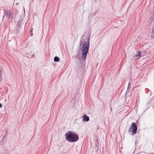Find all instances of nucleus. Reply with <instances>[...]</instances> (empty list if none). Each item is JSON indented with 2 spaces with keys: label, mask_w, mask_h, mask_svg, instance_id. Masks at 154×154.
I'll use <instances>...</instances> for the list:
<instances>
[{
  "label": "nucleus",
  "mask_w": 154,
  "mask_h": 154,
  "mask_svg": "<svg viewBox=\"0 0 154 154\" xmlns=\"http://www.w3.org/2000/svg\"><path fill=\"white\" fill-rule=\"evenodd\" d=\"M90 38H88L87 42H85L82 43L81 41H80V47L81 51L82 58L85 60L86 59L88 51L90 45Z\"/></svg>",
  "instance_id": "1"
},
{
  "label": "nucleus",
  "mask_w": 154,
  "mask_h": 154,
  "mask_svg": "<svg viewBox=\"0 0 154 154\" xmlns=\"http://www.w3.org/2000/svg\"><path fill=\"white\" fill-rule=\"evenodd\" d=\"M66 139L69 142H73L78 140L79 137L76 133L68 131L65 134Z\"/></svg>",
  "instance_id": "2"
},
{
  "label": "nucleus",
  "mask_w": 154,
  "mask_h": 154,
  "mask_svg": "<svg viewBox=\"0 0 154 154\" xmlns=\"http://www.w3.org/2000/svg\"><path fill=\"white\" fill-rule=\"evenodd\" d=\"M4 15L3 18L5 16L9 18H13L15 16V14L13 12H11L8 10H6L5 9H4Z\"/></svg>",
  "instance_id": "3"
},
{
  "label": "nucleus",
  "mask_w": 154,
  "mask_h": 154,
  "mask_svg": "<svg viewBox=\"0 0 154 154\" xmlns=\"http://www.w3.org/2000/svg\"><path fill=\"white\" fill-rule=\"evenodd\" d=\"M137 130V127L136 124L135 123L133 122L132 123L130 128H129L128 131L131 132V131L132 134H134L136 133Z\"/></svg>",
  "instance_id": "4"
},
{
  "label": "nucleus",
  "mask_w": 154,
  "mask_h": 154,
  "mask_svg": "<svg viewBox=\"0 0 154 154\" xmlns=\"http://www.w3.org/2000/svg\"><path fill=\"white\" fill-rule=\"evenodd\" d=\"M89 120V118L88 116L85 115L83 116V121L88 122Z\"/></svg>",
  "instance_id": "5"
},
{
  "label": "nucleus",
  "mask_w": 154,
  "mask_h": 154,
  "mask_svg": "<svg viewBox=\"0 0 154 154\" xmlns=\"http://www.w3.org/2000/svg\"><path fill=\"white\" fill-rule=\"evenodd\" d=\"M150 37L152 38H154V27H152L150 32Z\"/></svg>",
  "instance_id": "6"
},
{
  "label": "nucleus",
  "mask_w": 154,
  "mask_h": 154,
  "mask_svg": "<svg viewBox=\"0 0 154 154\" xmlns=\"http://www.w3.org/2000/svg\"><path fill=\"white\" fill-rule=\"evenodd\" d=\"M60 60V59L57 57H54V60L55 62H59Z\"/></svg>",
  "instance_id": "7"
},
{
  "label": "nucleus",
  "mask_w": 154,
  "mask_h": 154,
  "mask_svg": "<svg viewBox=\"0 0 154 154\" xmlns=\"http://www.w3.org/2000/svg\"><path fill=\"white\" fill-rule=\"evenodd\" d=\"M2 74V71L1 69H0V82L1 81Z\"/></svg>",
  "instance_id": "8"
},
{
  "label": "nucleus",
  "mask_w": 154,
  "mask_h": 154,
  "mask_svg": "<svg viewBox=\"0 0 154 154\" xmlns=\"http://www.w3.org/2000/svg\"><path fill=\"white\" fill-rule=\"evenodd\" d=\"M137 54L136 55H135L134 56V57H138V56H140V55H141V53L140 51H138L137 53Z\"/></svg>",
  "instance_id": "9"
},
{
  "label": "nucleus",
  "mask_w": 154,
  "mask_h": 154,
  "mask_svg": "<svg viewBox=\"0 0 154 154\" xmlns=\"http://www.w3.org/2000/svg\"><path fill=\"white\" fill-rule=\"evenodd\" d=\"M130 86V83H129L128 85V89H127V92H128V88H129V86Z\"/></svg>",
  "instance_id": "10"
},
{
  "label": "nucleus",
  "mask_w": 154,
  "mask_h": 154,
  "mask_svg": "<svg viewBox=\"0 0 154 154\" xmlns=\"http://www.w3.org/2000/svg\"><path fill=\"white\" fill-rule=\"evenodd\" d=\"M18 23L19 25H20V23H21V21H19L18 22Z\"/></svg>",
  "instance_id": "11"
},
{
  "label": "nucleus",
  "mask_w": 154,
  "mask_h": 154,
  "mask_svg": "<svg viewBox=\"0 0 154 154\" xmlns=\"http://www.w3.org/2000/svg\"><path fill=\"white\" fill-rule=\"evenodd\" d=\"M2 105L1 103H0V108L2 107Z\"/></svg>",
  "instance_id": "12"
},
{
  "label": "nucleus",
  "mask_w": 154,
  "mask_h": 154,
  "mask_svg": "<svg viewBox=\"0 0 154 154\" xmlns=\"http://www.w3.org/2000/svg\"><path fill=\"white\" fill-rule=\"evenodd\" d=\"M16 4L18 5L17 3H16Z\"/></svg>",
  "instance_id": "13"
},
{
  "label": "nucleus",
  "mask_w": 154,
  "mask_h": 154,
  "mask_svg": "<svg viewBox=\"0 0 154 154\" xmlns=\"http://www.w3.org/2000/svg\"><path fill=\"white\" fill-rule=\"evenodd\" d=\"M16 4L18 5L17 3H16Z\"/></svg>",
  "instance_id": "14"
}]
</instances>
